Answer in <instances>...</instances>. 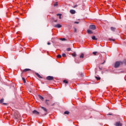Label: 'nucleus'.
<instances>
[{"instance_id":"obj_1","label":"nucleus","mask_w":126,"mask_h":126,"mask_svg":"<svg viewBox=\"0 0 126 126\" xmlns=\"http://www.w3.org/2000/svg\"><path fill=\"white\" fill-rule=\"evenodd\" d=\"M123 63H123V62H122V61H117L115 63L114 66H115V68H118V67H119V66H120V65H123Z\"/></svg>"},{"instance_id":"obj_2","label":"nucleus","mask_w":126,"mask_h":126,"mask_svg":"<svg viewBox=\"0 0 126 126\" xmlns=\"http://www.w3.org/2000/svg\"><path fill=\"white\" fill-rule=\"evenodd\" d=\"M40 108L44 111L45 113L44 114H43V116H46V115H47V112H48L47 108L43 106H41Z\"/></svg>"},{"instance_id":"obj_3","label":"nucleus","mask_w":126,"mask_h":126,"mask_svg":"<svg viewBox=\"0 0 126 126\" xmlns=\"http://www.w3.org/2000/svg\"><path fill=\"white\" fill-rule=\"evenodd\" d=\"M90 29H91L92 30H95V29H96V27L95 25H91L90 26Z\"/></svg>"},{"instance_id":"obj_4","label":"nucleus","mask_w":126,"mask_h":126,"mask_svg":"<svg viewBox=\"0 0 126 126\" xmlns=\"http://www.w3.org/2000/svg\"><path fill=\"white\" fill-rule=\"evenodd\" d=\"M46 79H47V80H53L54 79V77L48 76L47 77Z\"/></svg>"},{"instance_id":"obj_5","label":"nucleus","mask_w":126,"mask_h":126,"mask_svg":"<svg viewBox=\"0 0 126 126\" xmlns=\"http://www.w3.org/2000/svg\"><path fill=\"white\" fill-rule=\"evenodd\" d=\"M54 27H55V28H61L62 27V25L61 24L55 25H54Z\"/></svg>"},{"instance_id":"obj_6","label":"nucleus","mask_w":126,"mask_h":126,"mask_svg":"<svg viewBox=\"0 0 126 126\" xmlns=\"http://www.w3.org/2000/svg\"><path fill=\"white\" fill-rule=\"evenodd\" d=\"M115 126H122V125L121 123V122H116V124H115Z\"/></svg>"},{"instance_id":"obj_7","label":"nucleus","mask_w":126,"mask_h":126,"mask_svg":"<svg viewBox=\"0 0 126 126\" xmlns=\"http://www.w3.org/2000/svg\"><path fill=\"white\" fill-rule=\"evenodd\" d=\"M32 113L34 115H39V112L37 111L36 110H33L32 111Z\"/></svg>"},{"instance_id":"obj_8","label":"nucleus","mask_w":126,"mask_h":126,"mask_svg":"<svg viewBox=\"0 0 126 126\" xmlns=\"http://www.w3.org/2000/svg\"><path fill=\"white\" fill-rule=\"evenodd\" d=\"M30 70H31V69L29 68H26L23 70V72H26L27 71H30Z\"/></svg>"},{"instance_id":"obj_9","label":"nucleus","mask_w":126,"mask_h":126,"mask_svg":"<svg viewBox=\"0 0 126 126\" xmlns=\"http://www.w3.org/2000/svg\"><path fill=\"white\" fill-rule=\"evenodd\" d=\"M70 13H71V14H75V10L71 9V10H70Z\"/></svg>"},{"instance_id":"obj_10","label":"nucleus","mask_w":126,"mask_h":126,"mask_svg":"<svg viewBox=\"0 0 126 126\" xmlns=\"http://www.w3.org/2000/svg\"><path fill=\"white\" fill-rule=\"evenodd\" d=\"M87 33H88V34H93V32L90 30H88L87 31Z\"/></svg>"},{"instance_id":"obj_11","label":"nucleus","mask_w":126,"mask_h":126,"mask_svg":"<svg viewBox=\"0 0 126 126\" xmlns=\"http://www.w3.org/2000/svg\"><path fill=\"white\" fill-rule=\"evenodd\" d=\"M45 103L47 105H50L51 104V101H50V100H46Z\"/></svg>"},{"instance_id":"obj_12","label":"nucleus","mask_w":126,"mask_h":126,"mask_svg":"<svg viewBox=\"0 0 126 126\" xmlns=\"http://www.w3.org/2000/svg\"><path fill=\"white\" fill-rule=\"evenodd\" d=\"M80 59H83V58H84V54H83V53H82L80 56Z\"/></svg>"},{"instance_id":"obj_13","label":"nucleus","mask_w":126,"mask_h":126,"mask_svg":"<svg viewBox=\"0 0 126 126\" xmlns=\"http://www.w3.org/2000/svg\"><path fill=\"white\" fill-rule=\"evenodd\" d=\"M36 75L39 78H42V77L41 76V75H40V74H39V73H36Z\"/></svg>"},{"instance_id":"obj_14","label":"nucleus","mask_w":126,"mask_h":126,"mask_svg":"<svg viewBox=\"0 0 126 126\" xmlns=\"http://www.w3.org/2000/svg\"><path fill=\"white\" fill-rule=\"evenodd\" d=\"M64 114L65 115H69V111H66L64 112Z\"/></svg>"},{"instance_id":"obj_15","label":"nucleus","mask_w":126,"mask_h":126,"mask_svg":"<svg viewBox=\"0 0 126 126\" xmlns=\"http://www.w3.org/2000/svg\"><path fill=\"white\" fill-rule=\"evenodd\" d=\"M62 14H57V16H59V19H62Z\"/></svg>"},{"instance_id":"obj_16","label":"nucleus","mask_w":126,"mask_h":126,"mask_svg":"<svg viewBox=\"0 0 126 126\" xmlns=\"http://www.w3.org/2000/svg\"><path fill=\"white\" fill-rule=\"evenodd\" d=\"M38 97L41 100H44V97H43V96L41 95H38Z\"/></svg>"},{"instance_id":"obj_17","label":"nucleus","mask_w":126,"mask_h":126,"mask_svg":"<svg viewBox=\"0 0 126 126\" xmlns=\"http://www.w3.org/2000/svg\"><path fill=\"white\" fill-rule=\"evenodd\" d=\"M111 30L112 31H115V30H116V28H115L114 27H111Z\"/></svg>"},{"instance_id":"obj_18","label":"nucleus","mask_w":126,"mask_h":126,"mask_svg":"<svg viewBox=\"0 0 126 126\" xmlns=\"http://www.w3.org/2000/svg\"><path fill=\"white\" fill-rule=\"evenodd\" d=\"M3 101H4V99L3 98H1L0 100V104L2 103L3 102Z\"/></svg>"},{"instance_id":"obj_19","label":"nucleus","mask_w":126,"mask_h":126,"mask_svg":"<svg viewBox=\"0 0 126 126\" xmlns=\"http://www.w3.org/2000/svg\"><path fill=\"white\" fill-rule=\"evenodd\" d=\"M92 39L93 40H97V39L96 38V37L95 36H93L92 37Z\"/></svg>"},{"instance_id":"obj_20","label":"nucleus","mask_w":126,"mask_h":126,"mask_svg":"<svg viewBox=\"0 0 126 126\" xmlns=\"http://www.w3.org/2000/svg\"><path fill=\"white\" fill-rule=\"evenodd\" d=\"M57 57L58 59H61V58H62V55H57Z\"/></svg>"},{"instance_id":"obj_21","label":"nucleus","mask_w":126,"mask_h":126,"mask_svg":"<svg viewBox=\"0 0 126 126\" xmlns=\"http://www.w3.org/2000/svg\"><path fill=\"white\" fill-rule=\"evenodd\" d=\"M62 56L63 57V58H65V57H66V55H65V54L63 53L62 54Z\"/></svg>"},{"instance_id":"obj_22","label":"nucleus","mask_w":126,"mask_h":126,"mask_svg":"<svg viewBox=\"0 0 126 126\" xmlns=\"http://www.w3.org/2000/svg\"><path fill=\"white\" fill-rule=\"evenodd\" d=\"M66 51H68V52H69V51H71V48H67Z\"/></svg>"},{"instance_id":"obj_23","label":"nucleus","mask_w":126,"mask_h":126,"mask_svg":"<svg viewBox=\"0 0 126 126\" xmlns=\"http://www.w3.org/2000/svg\"><path fill=\"white\" fill-rule=\"evenodd\" d=\"M95 78L97 80H100L101 79V78L98 77H95Z\"/></svg>"},{"instance_id":"obj_24","label":"nucleus","mask_w":126,"mask_h":126,"mask_svg":"<svg viewBox=\"0 0 126 126\" xmlns=\"http://www.w3.org/2000/svg\"><path fill=\"white\" fill-rule=\"evenodd\" d=\"M60 40H61V41H65V38H60Z\"/></svg>"},{"instance_id":"obj_25","label":"nucleus","mask_w":126,"mask_h":126,"mask_svg":"<svg viewBox=\"0 0 126 126\" xmlns=\"http://www.w3.org/2000/svg\"><path fill=\"white\" fill-rule=\"evenodd\" d=\"M22 79H23V81L24 83H25L26 82V81H25V78H22Z\"/></svg>"},{"instance_id":"obj_26","label":"nucleus","mask_w":126,"mask_h":126,"mask_svg":"<svg viewBox=\"0 0 126 126\" xmlns=\"http://www.w3.org/2000/svg\"><path fill=\"white\" fill-rule=\"evenodd\" d=\"M63 83H66V84H67V81H66V80H64L63 81Z\"/></svg>"},{"instance_id":"obj_27","label":"nucleus","mask_w":126,"mask_h":126,"mask_svg":"<svg viewBox=\"0 0 126 126\" xmlns=\"http://www.w3.org/2000/svg\"><path fill=\"white\" fill-rule=\"evenodd\" d=\"M94 55V56H96V55H97V52H94L93 53Z\"/></svg>"},{"instance_id":"obj_28","label":"nucleus","mask_w":126,"mask_h":126,"mask_svg":"<svg viewBox=\"0 0 126 126\" xmlns=\"http://www.w3.org/2000/svg\"><path fill=\"white\" fill-rule=\"evenodd\" d=\"M72 55L73 56V57H76V54L75 53L72 54Z\"/></svg>"},{"instance_id":"obj_29","label":"nucleus","mask_w":126,"mask_h":126,"mask_svg":"<svg viewBox=\"0 0 126 126\" xmlns=\"http://www.w3.org/2000/svg\"><path fill=\"white\" fill-rule=\"evenodd\" d=\"M57 5H58V2H56L55 4H54V6H57Z\"/></svg>"},{"instance_id":"obj_30","label":"nucleus","mask_w":126,"mask_h":126,"mask_svg":"<svg viewBox=\"0 0 126 126\" xmlns=\"http://www.w3.org/2000/svg\"><path fill=\"white\" fill-rule=\"evenodd\" d=\"M74 23L76 24H78V23H79V22H75Z\"/></svg>"},{"instance_id":"obj_31","label":"nucleus","mask_w":126,"mask_h":126,"mask_svg":"<svg viewBox=\"0 0 126 126\" xmlns=\"http://www.w3.org/2000/svg\"><path fill=\"white\" fill-rule=\"evenodd\" d=\"M74 32H76V28L74 29Z\"/></svg>"},{"instance_id":"obj_32","label":"nucleus","mask_w":126,"mask_h":126,"mask_svg":"<svg viewBox=\"0 0 126 126\" xmlns=\"http://www.w3.org/2000/svg\"><path fill=\"white\" fill-rule=\"evenodd\" d=\"M76 6H77V5H75V6H74V8H75V7H76Z\"/></svg>"},{"instance_id":"obj_33","label":"nucleus","mask_w":126,"mask_h":126,"mask_svg":"<svg viewBox=\"0 0 126 126\" xmlns=\"http://www.w3.org/2000/svg\"><path fill=\"white\" fill-rule=\"evenodd\" d=\"M109 40H111L112 41H115V39H109Z\"/></svg>"},{"instance_id":"obj_34","label":"nucleus","mask_w":126,"mask_h":126,"mask_svg":"<svg viewBox=\"0 0 126 126\" xmlns=\"http://www.w3.org/2000/svg\"><path fill=\"white\" fill-rule=\"evenodd\" d=\"M47 45H51V43H50V42H48V43H47Z\"/></svg>"},{"instance_id":"obj_35","label":"nucleus","mask_w":126,"mask_h":126,"mask_svg":"<svg viewBox=\"0 0 126 126\" xmlns=\"http://www.w3.org/2000/svg\"><path fill=\"white\" fill-rule=\"evenodd\" d=\"M124 63H125V64H126V60H125V62Z\"/></svg>"},{"instance_id":"obj_36","label":"nucleus","mask_w":126,"mask_h":126,"mask_svg":"<svg viewBox=\"0 0 126 126\" xmlns=\"http://www.w3.org/2000/svg\"><path fill=\"white\" fill-rule=\"evenodd\" d=\"M3 105H6V103H3Z\"/></svg>"},{"instance_id":"obj_37","label":"nucleus","mask_w":126,"mask_h":126,"mask_svg":"<svg viewBox=\"0 0 126 126\" xmlns=\"http://www.w3.org/2000/svg\"><path fill=\"white\" fill-rule=\"evenodd\" d=\"M55 22H57V20L55 21Z\"/></svg>"},{"instance_id":"obj_38","label":"nucleus","mask_w":126,"mask_h":126,"mask_svg":"<svg viewBox=\"0 0 126 126\" xmlns=\"http://www.w3.org/2000/svg\"><path fill=\"white\" fill-rule=\"evenodd\" d=\"M109 115H112V114H109Z\"/></svg>"}]
</instances>
